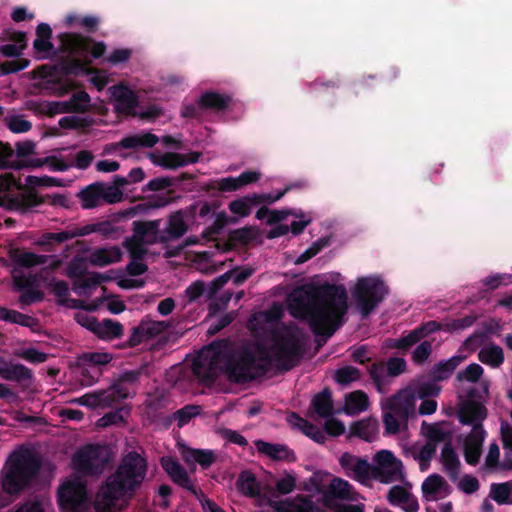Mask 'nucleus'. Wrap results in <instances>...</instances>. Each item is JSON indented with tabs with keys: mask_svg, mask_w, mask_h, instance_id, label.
<instances>
[{
	"mask_svg": "<svg viewBox=\"0 0 512 512\" xmlns=\"http://www.w3.org/2000/svg\"><path fill=\"white\" fill-rule=\"evenodd\" d=\"M162 468L175 484L188 490L195 496L198 495V489L191 482L188 472L179 462L162 457Z\"/></svg>",
	"mask_w": 512,
	"mask_h": 512,
	"instance_id": "5701e85b",
	"label": "nucleus"
},
{
	"mask_svg": "<svg viewBox=\"0 0 512 512\" xmlns=\"http://www.w3.org/2000/svg\"><path fill=\"white\" fill-rule=\"evenodd\" d=\"M123 251L118 246L88 248V260L91 266L105 267L122 260Z\"/></svg>",
	"mask_w": 512,
	"mask_h": 512,
	"instance_id": "4be33fe9",
	"label": "nucleus"
},
{
	"mask_svg": "<svg viewBox=\"0 0 512 512\" xmlns=\"http://www.w3.org/2000/svg\"><path fill=\"white\" fill-rule=\"evenodd\" d=\"M81 205L84 209H92L102 204L98 183L90 185L79 193Z\"/></svg>",
	"mask_w": 512,
	"mask_h": 512,
	"instance_id": "de8ad7c7",
	"label": "nucleus"
},
{
	"mask_svg": "<svg viewBox=\"0 0 512 512\" xmlns=\"http://www.w3.org/2000/svg\"><path fill=\"white\" fill-rule=\"evenodd\" d=\"M38 461L33 451L21 447L8 457L0 473V487L3 493L17 495L36 473Z\"/></svg>",
	"mask_w": 512,
	"mask_h": 512,
	"instance_id": "0eeeda50",
	"label": "nucleus"
},
{
	"mask_svg": "<svg viewBox=\"0 0 512 512\" xmlns=\"http://www.w3.org/2000/svg\"><path fill=\"white\" fill-rule=\"evenodd\" d=\"M411 493L400 485L393 486L387 495L389 503L393 506L404 504L408 500Z\"/></svg>",
	"mask_w": 512,
	"mask_h": 512,
	"instance_id": "774afa93",
	"label": "nucleus"
},
{
	"mask_svg": "<svg viewBox=\"0 0 512 512\" xmlns=\"http://www.w3.org/2000/svg\"><path fill=\"white\" fill-rule=\"evenodd\" d=\"M487 416L485 406L476 401H468L459 410V421L465 425L478 424Z\"/></svg>",
	"mask_w": 512,
	"mask_h": 512,
	"instance_id": "7c9ffc66",
	"label": "nucleus"
},
{
	"mask_svg": "<svg viewBox=\"0 0 512 512\" xmlns=\"http://www.w3.org/2000/svg\"><path fill=\"white\" fill-rule=\"evenodd\" d=\"M287 420L291 425L297 427L300 431H302L306 436L315 442L319 444L325 443L327 439L325 433L313 423L302 418L299 414L292 412L288 416Z\"/></svg>",
	"mask_w": 512,
	"mask_h": 512,
	"instance_id": "c756f323",
	"label": "nucleus"
},
{
	"mask_svg": "<svg viewBox=\"0 0 512 512\" xmlns=\"http://www.w3.org/2000/svg\"><path fill=\"white\" fill-rule=\"evenodd\" d=\"M388 294V286L377 275L359 277L351 290L356 310L362 318H367Z\"/></svg>",
	"mask_w": 512,
	"mask_h": 512,
	"instance_id": "1a4fd4ad",
	"label": "nucleus"
},
{
	"mask_svg": "<svg viewBox=\"0 0 512 512\" xmlns=\"http://www.w3.org/2000/svg\"><path fill=\"white\" fill-rule=\"evenodd\" d=\"M482 374L483 368L477 363H472L468 365L463 371L457 374V380H466L475 383L480 379Z\"/></svg>",
	"mask_w": 512,
	"mask_h": 512,
	"instance_id": "338daca9",
	"label": "nucleus"
},
{
	"mask_svg": "<svg viewBox=\"0 0 512 512\" xmlns=\"http://www.w3.org/2000/svg\"><path fill=\"white\" fill-rule=\"evenodd\" d=\"M128 416V410L121 408L112 412L107 413L97 421L98 427H107L110 425H116L124 421L125 417Z\"/></svg>",
	"mask_w": 512,
	"mask_h": 512,
	"instance_id": "680f3d73",
	"label": "nucleus"
},
{
	"mask_svg": "<svg viewBox=\"0 0 512 512\" xmlns=\"http://www.w3.org/2000/svg\"><path fill=\"white\" fill-rule=\"evenodd\" d=\"M290 313L306 320L317 339V347L343 325L348 309V295L343 285L324 283L296 287L289 295Z\"/></svg>",
	"mask_w": 512,
	"mask_h": 512,
	"instance_id": "f03ea898",
	"label": "nucleus"
},
{
	"mask_svg": "<svg viewBox=\"0 0 512 512\" xmlns=\"http://www.w3.org/2000/svg\"><path fill=\"white\" fill-rule=\"evenodd\" d=\"M200 152H190L186 155L176 152L162 153L161 165L162 169H176L187 164H193L199 161Z\"/></svg>",
	"mask_w": 512,
	"mask_h": 512,
	"instance_id": "473e14b6",
	"label": "nucleus"
},
{
	"mask_svg": "<svg viewBox=\"0 0 512 512\" xmlns=\"http://www.w3.org/2000/svg\"><path fill=\"white\" fill-rule=\"evenodd\" d=\"M423 339V334L420 333V330L416 327L412 331H410L407 335L402 336L398 339H387V347L399 349V350H407L413 345L417 344Z\"/></svg>",
	"mask_w": 512,
	"mask_h": 512,
	"instance_id": "49530a36",
	"label": "nucleus"
},
{
	"mask_svg": "<svg viewBox=\"0 0 512 512\" xmlns=\"http://www.w3.org/2000/svg\"><path fill=\"white\" fill-rule=\"evenodd\" d=\"M360 371L353 366H344L336 370L335 380L337 383L346 386L360 378Z\"/></svg>",
	"mask_w": 512,
	"mask_h": 512,
	"instance_id": "5fc2aeb1",
	"label": "nucleus"
},
{
	"mask_svg": "<svg viewBox=\"0 0 512 512\" xmlns=\"http://www.w3.org/2000/svg\"><path fill=\"white\" fill-rule=\"evenodd\" d=\"M97 337L103 340H113L120 338L124 333L123 325L112 319H104L97 322L93 332Z\"/></svg>",
	"mask_w": 512,
	"mask_h": 512,
	"instance_id": "f704fd0d",
	"label": "nucleus"
},
{
	"mask_svg": "<svg viewBox=\"0 0 512 512\" xmlns=\"http://www.w3.org/2000/svg\"><path fill=\"white\" fill-rule=\"evenodd\" d=\"M102 203L114 204L118 203L123 199V192L119 188L103 183H98Z\"/></svg>",
	"mask_w": 512,
	"mask_h": 512,
	"instance_id": "4d7b16f0",
	"label": "nucleus"
},
{
	"mask_svg": "<svg viewBox=\"0 0 512 512\" xmlns=\"http://www.w3.org/2000/svg\"><path fill=\"white\" fill-rule=\"evenodd\" d=\"M260 236V231L255 226H246L231 230L228 234V242L231 245H247Z\"/></svg>",
	"mask_w": 512,
	"mask_h": 512,
	"instance_id": "ea45409f",
	"label": "nucleus"
},
{
	"mask_svg": "<svg viewBox=\"0 0 512 512\" xmlns=\"http://www.w3.org/2000/svg\"><path fill=\"white\" fill-rule=\"evenodd\" d=\"M27 46L25 35L13 33V42L0 46V53L7 57L20 56Z\"/></svg>",
	"mask_w": 512,
	"mask_h": 512,
	"instance_id": "09e8293b",
	"label": "nucleus"
},
{
	"mask_svg": "<svg viewBox=\"0 0 512 512\" xmlns=\"http://www.w3.org/2000/svg\"><path fill=\"white\" fill-rule=\"evenodd\" d=\"M187 231V224L184 221L182 211H177L170 216L166 232L171 238H179Z\"/></svg>",
	"mask_w": 512,
	"mask_h": 512,
	"instance_id": "8fccbe9b",
	"label": "nucleus"
},
{
	"mask_svg": "<svg viewBox=\"0 0 512 512\" xmlns=\"http://www.w3.org/2000/svg\"><path fill=\"white\" fill-rule=\"evenodd\" d=\"M160 334V322L145 317L139 325L131 329L129 336V346L135 347L141 344H147L154 340Z\"/></svg>",
	"mask_w": 512,
	"mask_h": 512,
	"instance_id": "412c9836",
	"label": "nucleus"
},
{
	"mask_svg": "<svg viewBox=\"0 0 512 512\" xmlns=\"http://www.w3.org/2000/svg\"><path fill=\"white\" fill-rule=\"evenodd\" d=\"M369 375L380 393H383L385 384V367L383 363H373L368 368Z\"/></svg>",
	"mask_w": 512,
	"mask_h": 512,
	"instance_id": "0e129e2a",
	"label": "nucleus"
},
{
	"mask_svg": "<svg viewBox=\"0 0 512 512\" xmlns=\"http://www.w3.org/2000/svg\"><path fill=\"white\" fill-rule=\"evenodd\" d=\"M261 177L260 172L247 170L242 172L238 177H224L221 179L210 181L206 184L205 190L207 192H234L244 186L257 182Z\"/></svg>",
	"mask_w": 512,
	"mask_h": 512,
	"instance_id": "f3484780",
	"label": "nucleus"
},
{
	"mask_svg": "<svg viewBox=\"0 0 512 512\" xmlns=\"http://www.w3.org/2000/svg\"><path fill=\"white\" fill-rule=\"evenodd\" d=\"M89 265L88 247H85L70 261L66 273L70 278H79L86 273Z\"/></svg>",
	"mask_w": 512,
	"mask_h": 512,
	"instance_id": "c03bdc74",
	"label": "nucleus"
},
{
	"mask_svg": "<svg viewBox=\"0 0 512 512\" xmlns=\"http://www.w3.org/2000/svg\"><path fill=\"white\" fill-rule=\"evenodd\" d=\"M311 406L320 418L331 417L334 413L331 390L324 388L321 392L317 393L311 401Z\"/></svg>",
	"mask_w": 512,
	"mask_h": 512,
	"instance_id": "72a5a7b5",
	"label": "nucleus"
},
{
	"mask_svg": "<svg viewBox=\"0 0 512 512\" xmlns=\"http://www.w3.org/2000/svg\"><path fill=\"white\" fill-rule=\"evenodd\" d=\"M254 444L259 453L266 455L273 461L292 463L297 460L295 452L286 444L270 443L264 440H256Z\"/></svg>",
	"mask_w": 512,
	"mask_h": 512,
	"instance_id": "b1692460",
	"label": "nucleus"
},
{
	"mask_svg": "<svg viewBox=\"0 0 512 512\" xmlns=\"http://www.w3.org/2000/svg\"><path fill=\"white\" fill-rule=\"evenodd\" d=\"M114 401L115 391L113 389L87 393L76 400L78 404L92 409L109 407Z\"/></svg>",
	"mask_w": 512,
	"mask_h": 512,
	"instance_id": "a878e982",
	"label": "nucleus"
},
{
	"mask_svg": "<svg viewBox=\"0 0 512 512\" xmlns=\"http://www.w3.org/2000/svg\"><path fill=\"white\" fill-rule=\"evenodd\" d=\"M339 464L345 471L346 476L358 482L364 483L371 478L372 467L364 458L345 452L340 456Z\"/></svg>",
	"mask_w": 512,
	"mask_h": 512,
	"instance_id": "a211bd4d",
	"label": "nucleus"
},
{
	"mask_svg": "<svg viewBox=\"0 0 512 512\" xmlns=\"http://www.w3.org/2000/svg\"><path fill=\"white\" fill-rule=\"evenodd\" d=\"M368 396L361 390L349 393L345 401V409L349 414L365 411L368 407Z\"/></svg>",
	"mask_w": 512,
	"mask_h": 512,
	"instance_id": "a18cd8bd",
	"label": "nucleus"
},
{
	"mask_svg": "<svg viewBox=\"0 0 512 512\" xmlns=\"http://www.w3.org/2000/svg\"><path fill=\"white\" fill-rule=\"evenodd\" d=\"M24 165L28 166V167H33V168L42 167V166L46 165V166H48V168L50 170H53V171H64L68 168V166L64 162H61V161H58L55 159H50V158L30 159V160H27V162Z\"/></svg>",
	"mask_w": 512,
	"mask_h": 512,
	"instance_id": "e2e57ef3",
	"label": "nucleus"
},
{
	"mask_svg": "<svg viewBox=\"0 0 512 512\" xmlns=\"http://www.w3.org/2000/svg\"><path fill=\"white\" fill-rule=\"evenodd\" d=\"M352 485L341 478H334L326 491L323 494L324 503L331 507L333 501L337 499L341 500H352L353 497L351 495Z\"/></svg>",
	"mask_w": 512,
	"mask_h": 512,
	"instance_id": "393cba45",
	"label": "nucleus"
},
{
	"mask_svg": "<svg viewBox=\"0 0 512 512\" xmlns=\"http://www.w3.org/2000/svg\"><path fill=\"white\" fill-rule=\"evenodd\" d=\"M145 473V461L136 454H128L121 462L115 474L110 476L95 498L96 512H116L122 510L132 491L142 482Z\"/></svg>",
	"mask_w": 512,
	"mask_h": 512,
	"instance_id": "7ed1b4c3",
	"label": "nucleus"
},
{
	"mask_svg": "<svg viewBox=\"0 0 512 512\" xmlns=\"http://www.w3.org/2000/svg\"><path fill=\"white\" fill-rule=\"evenodd\" d=\"M52 35L48 24L41 23L37 26L36 39L33 42L35 54L39 59H45L51 56L53 45L50 41Z\"/></svg>",
	"mask_w": 512,
	"mask_h": 512,
	"instance_id": "cd10ccee",
	"label": "nucleus"
},
{
	"mask_svg": "<svg viewBox=\"0 0 512 512\" xmlns=\"http://www.w3.org/2000/svg\"><path fill=\"white\" fill-rule=\"evenodd\" d=\"M461 360V357L453 356L448 360L435 364L429 372V377L433 381H443L448 379L460 364Z\"/></svg>",
	"mask_w": 512,
	"mask_h": 512,
	"instance_id": "4c0bfd02",
	"label": "nucleus"
},
{
	"mask_svg": "<svg viewBox=\"0 0 512 512\" xmlns=\"http://www.w3.org/2000/svg\"><path fill=\"white\" fill-rule=\"evenodd\" d=\"M148 267L142 261L131 260L125 271L112 276L110 273H89L74 283L73 289L79 295H88L103 282L114 280L121 289H139L146 284Z\"/></svg>",
	"mask_w": 512,
	"mask_h": 512,
	"instance_id": "6e6552de",
	"label": "nucleus"
},
{
	"mask_svg": "<svg viewBox=\"0 0 512 512\" xmlns=\"http://www.w3.org/2000/svg\"><path fill=\"white\" fill-rule=\"evenodd\" d=\"M108 460L109 451L107 447L88 445L75 453L72 465L78 472L92 474L100 471Z\"/></svg>",
	"mask_w": 512,
	"mask_h": 512,
	"instance_id": "2eb2a0df",
	"label": "nucleus"
},
{
	"mask_svg": "<svg viewBox=\"0 0 512 512\" xmlns=\"http://www.w3.org/2000/svg\"><path fill=\"white\" fill-rule=\"evenodd\" d=\"M511 491L509 481L504 483H493L490 487V497L499 505L510 504Z\"/></svg>",
	"mask_w": 512,
	"mask_h": 512,
	"instance_id": "864d4df0",
	"label": "nucleus"
},
{
	"mask_svg": "<svg viewBox=\"0 0 512 512\" xmlns=\"http://www.w3.org/2000/svg\"><path fill=\"white\" fill-rule=\"evenodd\" d=\"M113 356L107 352L85 353L81 357L83 364L82 384L85 386L92 385L99 377L100 371L96 366L106 365L112 360Z\"/></svg>",
	"mask_w": 512,
	"mask_h": 512,
	"instance_id": "6ab92c4d",
	"label": "nucleus"
},
{
	"mask_svg": "<svg viewBox=\"0 0 512 512\" xmlns=\"http://www.w3.org/2000/svg\"><path fill=\"white\" fill-rule=\"evenodd\" d=\"M228 223H229V217L226 215V213L225 212L218 213L214 222L203 231V234H202L203 237L209 239L215 235H219L222 232L223 228Z\"/></svg>",
	"mask_w": 512,
	"mask_h": 512,
	"instance_id": "052dcab7",
	"label": "nucleus"
},
{
	"mask_svg": "<svg viewBox=\"0 0 512 512\" xmlns=\"http://www.w3.org/2000/svg\"><path fill=\"white\" fill-rule=\"evenodd\" d=\"M13 268L12 277L14 284L19 288L23 289L24 292L20 297V300L24 304H31L39 301L43 298V291L33 290L32 287L36 284L37 286H43L49 292L53 293L59 302L65 303L66 298L69 294L68 285L64 281H56L54 279H45L40 284L36 278H33L28 271L29 268L36 265L44 264L46 257L42 255H36L31 252H19L15 251L11 255Z\"/></svg>",
	"mask_w": 512,
	"mask_h": 512,
	"instance_id": "20e7f679",
	"label": "nucleus"
},
{
	"mask_svg": "<svg viewBox=\"0 0 512 512\" xmlns=\"http://www.w3.org/2000/svg\"><path fill=\"white\" fill-rule=\"evenodd\" d=\"M200 411L201 407L198 405H186L174 413V418L177 420L178 426L183 427L189 423L193 417L197 416Z\"/></svg>",
	"mask_w": 512,
	"mask_h": 512,
	"instance_id": "bf43d9fd",
	"label": "nucleus"
},
{
	"mask_svg": "<svg viewBox=\"0 0 512 512\" xmlns=\"http://www.w3.org/2000/svg\"><path fill=\"white\" fill-rule=\"evenodd\" d=\"M304 339V333L297 327L287 328L281 335L274 337V359L281 364L283 370L289 371L300 362L305 351Z\"/></svg>",
	"mask_w": 512,
	"mask_h": 512,
	"instance_id": "9d476101",
	"label": "nucleus"
},
{
	"mask_svg": "<svg viewBox=\"0 0 512 512\" xmlns=\"http://www.w3.org/2000/svg\"><path fill=\"white\" fill-rule=\"evenodd\" d=\"M231 103V97L216 91L203 92L195 103L183 102L180 114L186 119H201L204 111L222 112Z\"/></svg>",
	"mask_w": 512,
	"mask_h": 512,
	"instance_id": "9b49d317",
	"label": "nucleus"
},
{
	"mask_svg": "<svg viewBox=\"0 0 512 512\" xmlns=\"http://www.w3.org/2000/svg\"><path fill=\"white\" fill-rule=\"evenodd\" d=\"M421 429L427 437L428 442L435 445L436 443L443 442L447 437V433L436 424H428L424 421L422 422Z\"/></svg>",
	"mask_w": 512,
	"mask_h": 512,
	"instance_id": "13d9d810",
	"label": "nucleus"
},
{
	"mask_svg": "<svg viewBox=\"0 0 512 512\" xmlns=\"http://www.w3.org/2000/svg\"><path fill=\"white\" fill-rule=\"evenodd\" d=\"M0 376L7 380H26L31 378L30 371L19 364H9L0 358Z\"/></svg>",
	"mask_w": 512,
	"mask_h": 512,
	"instance_id": "79ce46f5",
	"label": "nucleus"
},
{
	"mask_svg": "<svg viewBox=\"0 0 512 512\" xmlns=\"http://www.w3.org/2000/svg\"><path fill=\"white\" fill-rule=\"evenodd\" d=\"M415 395L412 389L406 388L391 396L386 403L385 409L397 415L407 427L410 417L415 415Z\"/></svg>",
	"mask_w": 512,
	"mask_h": 512,
	"instance_id": "dca6fc26",
	"label": "nucleus"
},
{
	"mask_svg": "<svg viewBox=\"0 0 512 512\" xmlns=\"http://www.w3.org/2000/svg\"><path fill=\"white\" fill-rule=\"evenodd\" d=\"M158 223L154 222H135L134 234L127 238L123 245L129 251L132 260L141 261L146 254L145 245L154 243L158 239Z\"/></svg>",
	"mask_w": 512,
	"mask_h": 512,
	"instance_id": "4468645a",
	"label": "nucleus"
},
{
	"mask_svg": "<svg viewBox=\"0 0 512 512\" xmlns=\"http://www.w3.org/2000/svg\"><path fill=\"white\" fill-rule=\"evenodd\" d=\"M239 492L248 497H256L260 494V487L254 473L249 470L242 471L236 481Z\"/></svg>",
	"mask_w": 512,
	"mask_h": 512,
	"instance_id": "e433bc0d",
	"label": "nucleus"
},
{
	"mask_svg": "<svg viewBox=\"0 0 512 512\" xmlns=\"http://www.w3.org/2000/svg\"><path fill=\"white\" fill-rule=\"evenodd\" d=\"M478 359L485 365L497 368L504 362L503 349L496 344H491L490 346L484 347L479 351Z\"/></svg>",
	"mask_w": 512,
	"mask_h": 512,
	"instance_id": "a19ab883",
	"label": "nucleus"
},
{
	"mask_svg": "<svg viewBox=\"0 0 512 512\" xmlns=\"http://www.w3.org/2000/svg\"><path fill=\"white\" fill-rule=\"evenodd\" d=\"M269 350L262 344L255 351L250 348L236 350L228 340H216L202 348L192 362L193 375L201 384L211 385L223 372L235 383L254 379L253 369L265 374L272 362Z\"/></svg>",
	"mask_w": 512,
	"mask_h": 512,
	"instance_id": "f257e3e1",
	"label": "nucleus"
},
{
	"mask_svg": "<svg viewBox=\"0 0 512 512\" xmlns=\"http://www.w3.org/2000/svg\"><path fill=\"white\" fill-rule=\"evenodd\" d=\"M446 485L445 479L438 474L429 475L422 483L421 489L425 497L436 495Z\"/></svg>",
	"mask_w": 512,
	"mask_h": 512,
	"instance_id": "603ef678",
	"label": "nucleus"
},
{
	"mask_svg": "<svg viewBox=\"0 0 512 512\" xmlns=\"http://www.w3.org/2000/svg\"><path fill=\"white\" fill-rule=\"evenodd\" d=\"M382 420L385 435H395L400 432V426L403 425V422L397 415L384 408Z\"/></svg>",
	"mask_w": 512,
	"mask_h": 512,
	"instance_id": "6e6d98bb",
	"label": "nucleus"
},
{
	"mask_svg": "<svg viewBox=\"0 0 512 512\" xmlns=\"http://www.w3.org/2000/svg\"><path fill=\"white\" fill-rule=\"evenodd\" d=\"M182 458L186 463L192 461L198 463L203 469H208L216 460L212 450L187 448L182 452Z\"/></svg>",
	"mask_w": 512,
	"mask_h": 512,
	"instance_id": "c9c22d12",
	"label": "nucleus"
},
{
	"mask_svg": "<svg viewBox=\"0 0 512 512\" xmlns=\"http://www.w3.org/2000/svg\"><path fill=\"white\" fill-rule=\"evenodd\" d=\"M436 381H421L415 385V388L412 390L415 395V400L418 399H426L431 397H436L439 395L441 391V387L435 383Z\"/></svg>",
	"mask_w": 512,
	"mask_h": 512,
	"instance_id": "3c124183",
	"label": "nucleus"
},
{
	"mask_svg": "<svg viewBox=\"0 0 512 512\" xmlns=\"http://www.w3.org/2000/svg\"><path fill=\"white\" fill-rule=\"evenodd\" d=\"M90 108V96L86 92L75 93L69 101H60L54 103L56 113L66 112H86Z\"/></svg>",
	"mask_w": 512,
	"mask_h": 512,
	"instance_id": "c85d7f7f",
	"label": "nucleus"
},
{
	"mask_svg": "<svg viewBox=\"0 0 512 512\" xmlns=\"http://www.w3.org/2000/svg\"><path fill=\"white\" fill-rule=\"evenodd\" d=\"M48 502L44 499H33L18 505L13 512H47Z\"/></svg>",
	"mask_w": 512,
	"mask_h": 512,
	"instance_id": "69168bd1",
	"label": "nucleus"
},
{
	"mask_svg": "<svg viewBox=\"0 0 512 512\" xmlns=\"http://www.w3.org/2000/svg\"><path fill=\"white\" fill-rule=\"evenodd\" d=\"M58 503L64 512H82L88 507L85 484L79 478L68 479L58 489Z\"/></svg>",
	"mask_w": 512,
	"mask_h": 512,
	"instance_id": "ddd939ff",
	"label": "nucleus"
},
{
	"mask_svg": "<svg viewBox=\"0 0 512 512\" xmlns=\"http://www.w3.org/2000/svg\"><path fill=\"white\" fill-rule=\"evenodd\" d=\"M374 459L379 467L380 474L383 476V482L391 481L399 468L398 466H401V462L389 450L377 452Z\"/></svg>",
	"mask_w": 512,
	"mask_h": 512,
	"instance_id": "bb28decb",
	"label": "nucleus"
},
{
	"mask_svg": "<svg viewBox=\"0 0 512 512\" xmlns=\"http://www.w3.org/2000/svg\"><path fill=\"white\" fill-rule=\"evenodd\" d=\"M158 142L156 135L141 133L123 138L119 145L124 149H136L139 147H152Z\"/></svg>",
	"mask_w": 512,
	"mask_h": 512,
	"instance_id": "37998d69",
	"label": "nucleus"
},
{
	"mask_svg": "<svg viewBox=\"0 0 512 512\" xmlns=\"http://www.w3.org/2000/svg\"><path fill=\"white\" fill-rule=\"evenodd\" d=\"M440 461L444 467V471L452 481L457 480L460 472V459L455 452L452 444L447 442L441 450Z\"/></svg>",
	"mask_w": 512,
	"mask_h": 512,
	"instance_id": "2f4dec72",
	"label": "nucleus"
},
{
	"mask_svg": "<svg viewBox=\"0 0 512 512\" xmlns=\"http://www.w3.org/2000/svg\"><path fill=\"white\" fill-rule=\"evenodd\" d=\"M108 92L119 113L138 116L143 120H152L158 116V110L155 107H149L146 110L138 109L136 94L122 84L110 87Z\"/></svg>",
	"mask_w": 512,
	"mask_h": 512,
	"instance_id": "f8f14e48",
	"label": "nucleus"
},
{
	"mask_svg": "<svg viewBox=\"0 0 512 512\" xmlns=\"http://www.w3.org/2000/svg\"><path fill=\"white\" fill-rule=\"evenodd\" d=\"M257 205H259V200L256 193H253L231 201L228 208L232 214L244 218L249 216L252 207Z\"/></svg>",
	"mask_w": 512,
	"mask_h": 512,
	"instance_id": "58836bf2",
	"label": "nucleus"
},
{
	"mask_svg": "<svg viewBox=\"0 0 512 512\" xmlns=\"http://www.w3.org/2000/svg\"><path fill=\"white\" fill-rule=\"evenodd\" d=\"M61 41L63 52L67 54L68 58L61 65V71L66 75L86 73L88 71L86 66L90 59L101 57L106 50L103 42H92L76 34H63ZM58 83L57 91L59 93H65L74 87L73 82L67 76Z\"/></svg>",
	"mask_w": 512,
	"mask_h": 512,
	"instance_id": "39448f33",
	"label": "nucleus"
},
{
	"mask_svg": "<svg viewBox=\"0 0 512 512\" xmlns=\"http://www.w3.org/2000/svg\"><path fill=\"white\" fill-rule=\"evenodd\" d=\"M486 432L482 424H475L464 440V458L472 466L478 464Z\"/></svg>",
	"mask_w": 512,
	"mask_h": 512,
	"instance_id": "aec40b11",
	"label": "nucleus"
},
{
	"mask_svg": "<svg viewBox=\"0 0 512 512\" xmlns=\"http://www.w3.org/2000/svg\"><path fill=\"white\" fill-rule=\"evenodd\" d=\"M61 186V182L55 178L43 176H27L24 184L16 180L12 174L0 176V206L9 210H20L25 206L39 203L31 190L42 187Z\"/></svg>",
	"mask_w": 512,
	"mask_h": 512,
	"instance_id": "423d86ee",
	"label": "nucleus"
}]
</instances>
